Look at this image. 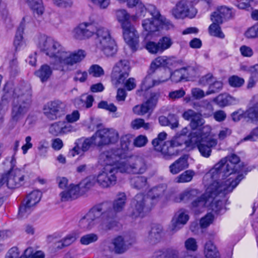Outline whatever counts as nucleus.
<instances>
[{
  "label": "nucleus",
  "instance_id": "obj_1",
  "mask_svg": "<svg viewBox=\"0 0 258 258\" xmlns=\"http://www.w3.org/2000/svg\"><path fill=\"white\" fill-rule=\"evenodd\" d=\"M243 170L238 156L233 154L222 158L216 164L204 179L215 180L207 188L206 192L194 199L189 205L190 210L195 214L203 212L209 202L217 196H223L231 192L244 178L240 173Z\"/></svg>",
  "mask_w": 258,
  "mask_h": 258
},
{
  "label": "nucleus",
  "instance_id": "obj_2",
  "mask_svg": "<svg viewBox=\"0 0 258 258\" xmlns=\"http://www.w3.org/2000/svg\"><path fill=\"white\" fill-rule=\"evenodd\" d=\"M38 47L51 59L50 64L53 69L62 71L66 67L80 62L85 56L83 50L68 51L58 41L45 36L39 38Z\"/></svg>",
  "mask_w": 258,
  "mask_h": 258
},
{
  "label": "nucleus",
  "instance_id": "obj_3",
  "mask_svg": "<svg viewBox=\"0 0 258 258\" xmlns=\"http://www.w3.org/2000/svg\"><path fill=\"white\" fill-rule=\"evenodd\" d=\"M32 102V92L30 84L19 83L13 89L12 118L18 121L28 111Z\"/></svg>",
  "mask_w": 258,
  "mask_h": 258
},
{
  "label": "nucleus",
  "instance_id": "obj_4",
  "mask_svg": "<svg viewBox=\"0 0 258 258\" xmlns=\"http://www.w3.org/2000/svg\"><path fill=\"white\" fill-rule=\"evenodd\" d=\"M166 191V186L161 184L153 187L146 196L137 194L134 199L135 209L132 216L137 217L141 216L143 212L150 211L164 197Z\"/></svg>",
  "mask_w": 258,
  "mask_h": 258
},
{
  "label": "nucleus",
  "instance_id": "obj_5",
  "mask_svg": "<svg viewBox=\"0 0 258 258\" xmlns=\"http://www.w3.org/2000/svg\"><path fill=\"white\" fill-rule=\"evenodd\" d=\"M110 208L107 204H99L94 206L79 221V227L84 230L91 229L100 220L101 223L99 229L107 231L110 229H106L104 225L107 223L106 212Z\"/></svg>",
  "mask_w": 258,
  "mask_h": 258
},
{
  "label": "nucleus",
  "instance_id": "obj_6",
  "mask_svg": "<svg viewBox=\"0 0 258 258\" xmlns=\"http://www.w3.org/2000/svg\"><path fill=\"white\" fill-rule=\"evenodd\" d=\"M166 137L167 134L164 132H161L152 140V144L154 150L160 153L163 158L169 159L178 154V150L175 148L181 146L176 138L173 137L170 140L165 141Z\"/></svg>",
  "mask_w": 258,
  "mask_h": 258
},
{
  "label": "nucleus",
  "instance_id": "obj_7",
  "mask_svg": "<svg viewBox=\"0 0 258 258\" xmlns=\"http://www.w3.org/2000/svg\"><path fill=\"white\" fill-rule=\"evenodd\" d=\"M96 45L107 57L113 56L117 50L115 41L111 37L109 31L102 26H99L97 31Z\"/></svg>",
  "mask_w": 258,
  "mask_h": 258
},
{
  "label": "nucleus",
  "instance_id": "obj_8",
  "mask_svg": "<svg viewBox=\"0 0 258 258\" xmlns=\"http://www.w3.org/2000/svg\"><path fill=\"white\" fill-rule=\"evenodd\" d=\"M119 170L122 173L131 174H142L148 169L146 160L139 156H132L120 161Z\"/></svg>",
  "mask_w": 258,
  "mask_h": 258
},
{
  "label": "nucleus",
  "instance_id": "obj_9",
  "mask_svg": "<svg viewBox=\"0 0 258 258\" xmlns=\"http://www.w3.org/2000/svg\"><path fill=\"white\" fill-rule=\"evenodd\" d=\"M126 201V196L124 192H119L117 195L116 199L114 201L113 204L108 202H104L101 204H107L110 208L105 212L107 215L105 225L104 228L106 229H112L117 226L116 220V215L117 212L121 211L124 208Z\"/></svg>",
  "mask_w": 258,
  "mask_h": 258
},
{
  "label": "nucleus",
  "instance_id": "obj_10",
  "mask_svg": "<svg viewBox=\"0 0 258 258\" xmlns=\"http://www.w3.org/2000/svg\"><path fill=\"white\" fill-rule=\"evenodd\" d=\"M41 197L42 194L37 190H33L28 194L20 206L19 217L21 218L27 217L40 202Z\"/></svg>",
  "mask_w": 258,
  "mask_h": 258
},
{
  "label": "nucleus",
  "instance_id": "obj_11",
  "mask_svg": "<svg viewBox=\"0 0 258 258\" xmlns=\"http://www.w3.org/2000/svg\"><path fill=\"white\" fill-rule=\"evenodd\" d=\"M119 169L111 165H106L96 177L97 183L103 188H108L116 184L117 180L116 174Z\"/></svg>",
  "mask_w": 258,
  "mask_h": 258
},
{
  "label": "nucleus",
  "instance_id": "obj_12",
  "mask_svg": "<svg viewBox=\"0 0 258 258\" xmlns=\"http://www.w3.org/2000/svg\"><path fill=\"white\" fill-rule=\"evenodd\" d=\"M95 145L102 148L109 144H115L119 139L118 132L113 128H104L98 130L93 135Z\"/></svg>",
  "mask_w": 258,
  "mask_h": 258
},
{
  "label": "nucleus",
  "instance_id": "obj_13",
  "mask_svg": "<svg viewBox=\"0 0 258 258\" xmlns=\"http://www.w3.org/2000/svg\"><path fill=\"white\" fill-rule=\"evenodd\" d=\"M131 71L130 62L126 59H121L116 62L113 68L111 77L112 82L117 86L123 84L128 77Z\"/></svg>",
  "mask_w": 258,
  "mask_h": 258
},
{
  "label": "nucleus",
  "instance_id": "obj_14",
  "mask_svg": "<svg viewBox=\"0 0 258 258\" xmlns=\"http://www.w3.org/2000/svg\"><path fill=\"white\" fill-rule=\"evenodd\" d=\"M66 103L56 100L48 102L43 108L44 114L50 120H55L64 114Z\"/></svg>",
  "mask_w": 258,
  "mask_h": 258
},
{
  "label": "nucleus",
  "instance_id": "obj_15",
  "mask_svg": "<svg viewBox=\"0 0 258 258\" xmlns=\"http://www.w3.org/2000/svg\"><path fill=\"white\" fill-rule=\"evenodd\" d=\"M99 27V26H97L93 23H81L74 29L73 31V37L78 40L89 38L95 33L97 35Z\"/></svg>",
  "mask_w": 258,
  "mask_h": 258
},
{
  "label": "nucleus",
  "instance_id": "obj_16",
  "mask_svg": "<svg viewBox=\"0 0 258 258\" xmlns=\"http://www.w3.org/2000/svg\"><path fill=\"white\" fill-rule=\"evenodd\" d=\"M173 44L171 38L169 36L160 38L158 42L149 41L146 44V48L152 54L161 53L169 48Z\"/></svg>",
  "mask_w": 258,
  "mask_h": 258
},
{
  "label": "nucleus",
  "instance_id": "obj_17",
  "mask_svg": "<svg viewBox=\"0 0 258 258\" xmlns=\"http://www.w3.org/2000/svg\"><path fill=\"white\" fill-rule=\"evenodd\" d=\"M135 242L134 236L128 234L118 236L112 240L114 251L117 253L124 252Z\"/></svg>",
  "mask_w": 258,
  "mask_h": 258
},
{
  "label": "nucleus",
  "instance_id": "obj_18",
  "mask_svg": "<svg viewBox=\"0 0 258 258\" xmlns=\"http://www.w3.org/2000/svg\"><path fill=\"white\" fill-rule=\"evenodd\" d=\"M151 15L154 18L145 19L143 21L144 29L148 32H155L158 30L159 21H162V17L159 12L154 6H151Z\"/></svg>",
  "mask_w": 258,
  "mask_h": 258
},
{
  "label": "nucleus",
  "instance_id": "obj_19",
  "mask_svg": "<svg viewBox=\"0 0 258 258\" xmlns=\"http://www.w3.org/2000/svg\"><path fill=\"white\" fill-rule=\"evenodd\" d=\"M178 63L176 58L170 56H160L155 58L151 63L150 71L153 73L159 67L166 68L170 69L172 67H176Z\"/></svg>",
  "mask_w": 258,
  "mask_h": 258
},
{
  "label": "nucleus",
  "instance_id": "obj_20",
  "mask_svg": "<svg viewBox=\"0 0 258 258\" xmlns=\"http://www.w3.org/2000/svg\"><path fill=\"white\" fill-rule=\"evenodd\" d=\"M123 36L126 43L133 49H135L139 42V34L132 24L123 25Z\"/></svg>",
  "mask_w": 258,
  "mask_h": 258
},
{
  "label": "nucleus",
  "instance_id": "obj_21",
  "mask_svg": "<svg viewBox=\"0 0 258 258\" xmlns=\"http://www.w3.org/2000/svg\"><path fill=\"white\" fill-rule=\"evenodd\" d=\"M4 92L0 101V128L3 122V114L7 110L11 97L13 95L12 85L10 83L6 84L4 88Z\"/></svg>",
  "mask_w": 258,
  "mask_h": 258
},
{
  "label": "nucleus",
  "instance_id": "obj_22",
  "mask_svg": "<svg viewBox=\"0 0 258 258\" xmlns=\"http://www.w3.org/2000/svg\"><path fill=\"white\" fill-rule=\"evenodd\" d=\"M203 130H205L206 133H204L201 130H198L191 132L188 136V146L192 145H200V144L205 142L209 139L208 137L211 131L210 127L208 125L204 126L202 127Z\"/></svg>",
  "mask_w": 258,
  "mask_h": 258
},
{
  "label": "nucleus",
  "instance_id": "obj_23",
  "mask_svg": "<svg viewBox=\"0 0 258 258\" xmlns=\"http://www.w3.org/2000/svg\"><path fill=\"white\" fill-rule=\"evenodd\" d=\"M189 219V216L184 209H180L174 215L172 220L171 230L174 233L179 230Z\"/></svg>",
  "mask_w": 258,
  "mask_h": 258
},
{
  "label": "nucleus",
  "instance_id": "obj_24",
  "mask_svg": "<svg viewBox=\"0 0 258 258\" xmlns=\"http://www.w3.org/2000/svg\"><path fill=\"white\" fill-rule=\"evenodd\" d=\"M163 236V228L160 225H153L146 238V241L151 245L159 242Z\"/></svg>",
  "mask_w": 258,
  "mask_h": 258
},
{
  "label": "nucleus",
  "instance_id": "obj_25",
  "mask_svg": "<svg viewBox=\"0 0 258 258\" xmlns=\"http://www.w3.org/2000/svg\"><path fill=\"white\" fill-rule=\"evenodd\" d=\"M118 157L113 151H105L100 154L99 160L101 164L106 165L116 166L119 169V162H117Z\"/></svg>",
  "mask_w": 258,
  "mask_h": 258
},
{
  "label": "nucleus",
  "instance_id": "obj_26",
  "mask_svg": "<svg viewBox=\"0 0 258 258\" xmlns=\"http://www.w3.org/2000/svg\"><path fill=\"white\" fill-rule=\"evenodd\" d=\"M80 190L79 185L70 184L65 190L60 193V200L66 202L77 199L79 195Z\"/></svg>",
  "mask_w": 258,
  "mask_h": 258
},
{
  "label": "nucleus",
  "instance_id": "obj_27",
  "mask_svg": "<svg viewBox=\"0 0 258 258\" xmlns=\"http://www.w3.org/2000/svg\"><path fill=\"white\" fill-rule=\"evenodd\" d=\"M199 191L195 189H186L179 194L175 196L173 201L175 203L183 202L187 203L196 198L199 195Z\"/></svg>",
  "mask_w": 258,
  "mask_h": 258
},
{
  "label": "nucleus",
  "instance_id": "obj_28",
  "mask_svg": "<svg viewBox=\"0 0 258 258\" xmlns=\"http://www.w3.org/2000/svg\"><path fill=\"white\" fill-rule=\"evenodd\" d=\"M188 165L187 157L186 156H183L169 166V171L172 174H177L180 171L188 168Z\"/></svg>",
  "mask_w": 258,
  "mask_h": 258
},
{
  "label": "nucleus",
  "instance_id": "obj_29",
  "mask_svg": "<svg viewBox=\"0 0 258 258\" xmlns=\"http://www.w3.org/2000/svg\"><path fill=\"white\" fill-rule=\"evenodd\" d=\"M217 144V141L213 138H210L205 142L198 145V148L201 155L205 158L210 156L212 152L211 148L215 147Z\"/></svg>",
  "mask_w": 258,
  "mask_h": 258
},
{
  "label": "nucleus",
  "instance_id": "obj_30",
  "mask_svg": "<svg viewBox=\"0 0 258 258\" xmlns=\"http://www.w3.org/2000/svg\"><path fill=\"white\" fill-rule=\"evenodd\" d=\"M116 16L117 20L121 24V28H123V25L127 26L131 24L130 20L136 21L137 19L136 16H131L124 10L117 11Z\"/></svg>",
  "mask_w": 258,
  "mask_h": 258
},
{
  "label": "nucleus",
  "instance_id": "obj_31",
  "mask_svg": "<svg viewBox=\"0 0 258 258\" xmlns=\"http://www.w3.org/2000/svg\"><path fill=\"white\" fill-rule=\"evenodd\" d=\"M52 74V68L47 64L42 65L35 72V75L38 77L42 83L45 82L50 78Z\"/></svg>",
  "mask_w": 258,
  "mask_h": 258
},
{
  "label": "nucleus",
  "instance_id": "obj_32",
  "mask_svg": "<svg viewBox=\"0 0 258 258\" xmlns=\"http://www.w3.org/2000/svg\"><path fill=\"white\" fill-rule=\"evenodd\" d=\"M95 138L93 135L90 138H82L78 140L76 142V144L78 145L79 148L83 152H87L95 145Z\"/></svg>",
  "mask_w": 258,
  "mask_h": 258
},
{
  "label": "nucleus",
  "instance_id": "obj_33",
  "mask_svg": "<svg viewBox=\"0 0 258 258\" xmlns=\"http://www.w3.org/2000/svg\"><path fill=\"white\" fill-rule=\"evenodd\" d=\"M172 15L176 19H183L188 15V9L185 3L180 2L172 10Z\"/></svg>",
  "mask_w": 258,
  "mask_h": 258
},
{
  "label": "nucleus",
  "instance_id": "obj_34",
  "mask_svg": "<svg viewBox=\"0 0 258 258\" xmlns=\"http://www.w3.org/2000/svg\"><path fill=\"white\" fill-rule=\"evenodd\" d=\"M167 80L168 78L163 79L162 78L154 80L152 78L151 75L149 74L145 77L142 83V89L144 90L149 89L155 86L164 83Z\"/></svg>",
  "mask_w": 258,
  "mask_h": 258
},
{
  "label": "nucleus",
  "instance_id": "obj_35",
  "mask_svg": "<svg viewBox=\"0 0 258 258\" xmlns=\"http://www.w3.org/2000/svg\"><path fill=\"white\" fill-rule=\"evenodd\" d=\"M204 253L206 258H220L219 251L211 241L205 244Z\"/></svg>",
  "mask_w": 258,
  "mask_h": 258
},
{
  "label": "nucleus",
  "instance_id": "obj_36",
  "mask_svg": "<svg viewBox=\"0 0 258 258\" xmlns=\"http://www.w3.org/2000/svg\"><path fill=\"white\" fill-rule=\"evenodd\" d=\"M32 252H33L32 248H28L25 250L23 254L20 256L18 248L17 247H13L9 250L6 258H28L31 254Z\"/></svg>",
  "mask_w": 258,
  "mask_h": 258
},
{
  "label": "nucleus",
  "instance_id": "obj_37",
  "mask_svg": "<svg viewBox=\"0 0 258 258\" xmlns=\"http://www.w3.org/2000/svg\"><path fill=\"white\" fill-rule=\"evenodd\" d=\"M25 18H23L22 21L20 23L15 37L14 44L15 46L16 49L17 50L23 46L24 42L23 41V33L24 30V25L23 21H25Z\"/></svg>",
  "mask_w": 258,
  "mask_h": 258
},
{
  "label": "nucleus",
  "instance_id": "obj_38",
  "mask_svg": "<svg viewBox=\"0 0 258 258\" xmlns=\"http://www.w3.org/2000/svg\"><path fill=\"white\" fill-rule=\"evenodd\" d=\"M30 8L33 10L34 13L38 16L43 14L44 8L41 0H26Z\"/></svg>",
  "mask_w": 258,
  "mask_h": 258
},
{
  "label": "nucleus",
  "instance_id": "obj_39",
  "mask_svg": "<svg viewBox=\"0 0 258 258\" xmlns=\"http://www.w3.org/2000/svg\"><path fill=\"white\" fill-rule=\"evenodd\" d=\"M195 172L192 170H187L175 177L174 181L176 183H185L190 181Z\"/></svg>",
  "mask_w": 258,
  "mask_h": 258
},
{
  "label": "nucleus",
  "instance_id": "obj_40",
  "mask_svg": "<svg viewBox=\"0 0 258 258\" xmlns=\"http://www.w3.org/2000/svg\"><path fill=\"white\" fill-rule=\"evenodd\" d=\"M151 123L145 122L144 119L138 118L132 120L131 126L134 130H139L143 127L145 130H148L151 127Z\"/></svg>",
  "mask_w": 258,
  "mask_h": 258
},
{
  "label": "nucleus",
  "instance_id": "obj_41",
  "mask_svg": "<svg viewBox=\"0 0 258 258\" xmlns=\"http://www.w3.org/2000/svg\"><path fill=\"white\" fill-rule=\"evenodd\" d=\"M185 81H189L196 75L195 67L187 66L180 69Z\"/></svg>",
  "mask_w": 258,
  "mask_h": 258
},
{
  "label": "nucleus",
  "instance_id": "obj_42",
  "mask_svg": "<svg viewBox=\"0 0 258 258\" xmlns=\"http://www.w3.org/2000/svg\"><path fill=\"white\" fill-rule=\"evenodd\" d=\"M66 126L64 122L63 121H59L52 124L49 127V133L54 136H57L59 134L63 133Z\"/></svg>",
  "mask_w": 258,
  "mask_h": 258
},
{
  "label": "nucleus",
  "instance_id": "obj_43",
  "mask_svg": "<svg viewBox=\"0 0 258 258\" xmlns=\"http://www.w3.org/2000/svg\"><path fill=\"white\" fill-rule=\"evenodd\" d=\"M243 115L251 121H258V103L247 110Z\"/></svg>",
  "mask_w": 258,
  "mask_h": 258
},
{
  "label": "nucleus",
  "instance_id": "obj_44",
  "mask_svg": "<svg viewBox=\"0 0 258 258\" xmlns=\"http://www.w3.org/2000/svg\"><path fill=\"white\" fill-rule=\"evenodd\" d=\"M223 88V83L221 81L217 80L215 78L214 81L209 86L208 90L206 93V95L214 94L220 91Z\"/></svg>",
  "mask_w": 258,
  "mask_h": 258
},
{
  "label": "nucleus",
  "instance_id": "obj_45",
  "mask_svg": "<svg viewBox=\"0 0 258 258\" xmlns=\"http://www.w3.org/2000/svg\"><path fill=\"white\" fill-rule=\"evenodd\" d=\"M240 70L250 74V78L258 79V64L253 66L241 65Z\"/></svg>",
  "mask_w": 258,
  "mask_h": 258
},
{
  "label": "nucleus",
  "instance_id": "obj_46",
  "mask_svg": "<svg viewBox=\"0 0 258 258\" xmlns=\"http://www.w3.org/2000/svg\"><path fill=\"white\" fill-rule=\"evenodd\" d=\"M205 123L204 119L202 118L201 114L198 113L190 121L189 125L192 130H201V128Z\"/></svg>",
  "mask_w": 258,
  "mask_h": 258
},
{
  "label": "nucleus",
  "instance_id": "obj_47",
  "mask_svg": "<svg viewBox=\"0 0 258 258\" xmlns=\"http://www.w3.org/2000/svg\"><path fill=\"white\" fill-rule=\"evenodd\" d=\"M132 186L140 189L145 187L147 184V178L144 176H138L131 180Z\"/></svg>",
  "mask_w": 258,
  "mask_h": 258
},
{
  "label": "nucleus",
  "instance_id": "obj_48",
  "mask_svg": "<svg viewBox=\"0 0 258 258\" xmlns=\"http://www.w3.org/2000/svg\"><path fill=\"white\" fill-rule=\"evenodd\" d=\"M220 25L212 23L209 27V32L210 35L223 38L225 36L223 33L221 31Z\"/></svg>",
  "mask_w": 258,
  "mask_h": 258
},
{
  "label": "nucleus",
  "instance_id": "obj_49",
  "mask_svg": "<svg viewBox=\"0 0 258 258\" xmlns=\"http://www.w3.org/2000/svg\"><path fill=\"white\" fill-rule=\"evenodd\" d=\"M151 110L147 104L144 102L141 105H137L133 108V112L138 115H144Z\"/></svg>",
  "mask_w": 258,
  "mask_h": 258
},
{
  "label": "nucleus",
  "instance_id": "obj_50",
  "mask_svg": "<svg viewBox=\"0 0 258 258\" xmlns=\"http://www.w3.org/2000/svg\"><path fill=\"white\" fill-rule=\"evenodd\" d=\"M90 75L92 76L98 78L104 74V72L102 68L98 64H93L90 67L88 70Z\"/></svg>",
  "mask_w": 258,
  "mask_h": 258
},
{
  "label": "nucleus",
  "instance_id": "obj_51",
  "mask_svg": "<svg viewBox=\"0 0 258 258\" xmlns=\"http://www.w3.org/2000/svg\"><path fill=\"white\" fill-rule=\"evenodd\" d=\"M159 96L158 93H152L150 97L145 102L151 110H153L156 106Z\"/></svg>",
  "mask_w": 258,
  "mask_h": 258
},
{
  "label": "nucleus",
  "instance_id": "obj_52",
  "mask_svg": "<svg viewBox=\"0 0 258 258\" xmlns=\"http://www.w3.org/2000/svg\"><path fill=\"white\" fill-rule=\"evenodd\" d=\"M98 236L94 233L86 234L82 236L80 239V242L84 245H88L91 243L94 242L98 240Z\"/></svg>",
  "mask_w": 258,
  "mask_h": 258
},
{
  "label": "nucleus",
  "instance_id": "obj_53",
  "mask_svg": "<svg viewBox=\"0 0 258 258\" xmlns=\"http://www.w3.org/2000/svg\"><path fill=\"white\" fill-rule=\"evenodd\" d=\"M233 99L231 96L226 94H220L216 98L217 104L220 106H225L229 104L230 101Z\"/></svg>",
  "mask_w": 258,
  "mask_h": 258
},
{
  "label": "nucleus",
  "instance_id": "obj_54",
  "mask_svg": "<svg viewBox=\"0 0 258 258\" xmlns=\"http://www.w3.org/2000/svg\"><path fill=\"white\" fill-rule=\"evenodd\" d=\"M245 36L247 38H258V23L249 27L245 32Z\"/></svg>",
  "mask_w": 258,
  "mask_h": 258
},
{
  "label": "nucleus",
  "instance_id": "obj_55",
  "mask_svg": "<svg viewBox=\"0 0 258 258\" xmlns=\"http://www.w3.org/2000/svg\"><path fill=\"white\" fill-rule=\"evenodd\" d=\"M214 78L215 77L212 74L208 73L206 75L201 77L200 78L198 83L201 86H205L207 85H209V86L212 81H214Z\"/></svg>",
  "mask_w": 258,
  "mask_h": 258
},
{
  "label": "nucleus",
  "instance_id": "obj_56",
  "mask_svg": "<svg viewBox=\"0 0 258 258\" xmlns=\"http://www.w3.org/2000/svg\"><path fill=\"white\" fill-rule=\"evenodd\" d=\"M169 77H170L171 80L175 83H178L184 80L180 69L176 70L172 73H170V75L166 78L168 79Z\"/></svg>",
  "mask_w": 258,
  "mask_h": 258
},
{
  "label": "nucleus",
  "instance_id": "obj_57",
  "mask_svg": "<svg viewBox=\"0 0 258 258\" xmlns=\"http://www.w3.org/2000/svg\"><path fill=\"white\" fill-rule=\"evenodd\" d=\"M244 83V80L237 76H233L229 79V83L232 87H240Z\"/></svg>",
  "mask_w": 258,
  "mask_h": 258
},
{
  "label": "nucleus",
  "instance_id": "obj_58",
  "mask_svg": "<svg viewBox=\"0 0 258 258\" xmlns=\"http://www.w3.org/2000/svg\"><path fill=\"white\" fill-rule=\"evenodd\" d=\"M76 239L77 234L75 233H70L61 239L62 244L65 247L68 246L74 242Z\"/></svg>",
  "mask_w": 258,
  "mask_h": 258
},
{
  "label": "nucleus",
  "instance_id": "obj_59",
  "mask_svg": "<svg viewBox=\"0 0 258 258\" xmlns=\"http://www.w3.org/2000/svg\"><path fill=\"white\" fill-rule=\"evenodd\" d=\"M148 142V139L144 135H139L136 137L134 141V145L137 147H142L145 146Z\"/></svg>",
  "mask_w": 258,
  "mask_h": 258
},
{
  "label": "nucleus",
  "instance_id": "obj_60",
  "mask_svg": "<svg viewBox=\"0 0 258 258\" xmlns=\"http://www.w3.org/2000/svg\"><path fill=\"white\" fill-rule=\"evenodd\" d=\"M98 106L100 108L104 109L112 112H115L117 110V107L113 103H108L105 101H101Z\"/></svg>",
  "mask_w": 258,
  "mask_h": 258
},
{
  "label": "nucleus",
  "instance_id": "obj_61",
  "mask_svg": "<svg viewBox=\"0 0 258 258\" xmlns=\"http://www.w3.org/2000/svg\"><path fill=\"white\" fill-rule=\"evenodd\" d=\"M217 11L223 19H229L231 16V11L230 9L222 6L217 9Z\"/></svg>",
  "mask_w": 258,
  "mask_h": 258
},
{
  "label": "nucleus",
  "instance_id": "obj_62",
  "mask_svg": "<svg viewBox=\"0 0 258 258\" xmlns=\"http://www.w3.org/2000/svg\"><path fill=\"white\" fill-rule=\"evenodd\" d=\"M214 216L212 214L208 213L200 221V225L202 228L208 227L213 221Z\"/></svg>",
  "mask_w": 258,
  "mask_h": 258
},
{
  "label": "nucleus",
  "instance_id": "obj_63",
  "mask_svg": "<svg viewBox=\"0 0 258 258\" xmlns=\"http://www.w3.org/2000/svg\"><path fill=\"white\" fill-rule=\"evenodd\" d=\"M185 247L187 250L196 251L197 249V244L195 239L189 238L185 241Z\"/></svg>",
  "mask_w": 258,
  "mask_h": 258
},
{
  "label": "nucleus",
  "instance_id": "obj_64",
  "mask_svg": "<svg viewBox=\"0 0 258 258\" xmlns=\"http://www.w3.org/2000/svg\"><path fill=\"white\" fill-rule=\"evenodd\" d=\"M232 133L231 129L227 127L222 128L218 135V139L223 140L227 137L230 136Z\"/></svg>",
  "mask_w": 258,
  "mask_h": 258
}]
</instances>
